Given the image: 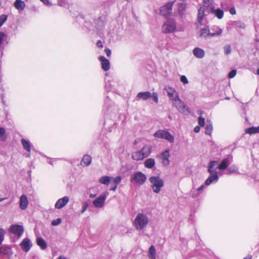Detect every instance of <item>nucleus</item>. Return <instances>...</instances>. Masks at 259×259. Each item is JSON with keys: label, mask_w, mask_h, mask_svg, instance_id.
I'll return each mask as SVG.
<instances>
[{"label": "nucleus", "mask_w": 259, "mask_h": 259, "mask_svg": "<svg viewBox=\"0 0 259 259\" xmlns=\"http://www.w3.org/2000/svg\"><path fill=\"white\" fill-rule=\"evenodd\" d=\"M149 222L147 215L144 213H139L136 216L133 221V226L138 231L144 230Z\"/></svg>", "instance_id": "obj_1"}, {"label": "nucleus", "mask_w": 259, "mask_h": 259, "mask_svg": "<svg viewBox=\"0 0 259 259\" xmlns=\"http://www.w3.org/2000/svg\"><path fill=\"white\" fill-rule=\"evenodd\" d=\"M152 150V147L151 145H146L140 150L133 152L132 158L136 161L142 160L150 155Z\"/></svg>", "instance_id": "obj_2"}, {"label": "nucleus", "mask_w": 259, "mask_h": 259, "mask_svg": "<svg viewBox=\"0 0 259 259\" xmlns=\"http://www.w3.org/2000/svg\"><path fill=\"white\" fill-rule=\"evenodd\" d=\"M150 187L155 193H159L164 186L163 180L159 176H152L149 179Z\"/></svg>", "instance_id": "obj_3"}, {"label": "nucleus", "mask_w": 259, "mask_h": 259, "mask_svg": "<svg viewBox=\"0 0 259 259\" xmlns=\"http://www.w3.org/2000/svg\"><path fill=\"white\" fill-rule=\"evenodd\" d=\"M162 31L164 33H171L176 31L177 29V23L175 19H168L163 23Z\"/></svg>", "instance_id": "obj_4"}, {"label": "nucleus", "mask_w": 259, "mask_h": 259, "mask_svg": "<svg viewBox=\"0 0 259 259\" xmlns=\"http://www.w3.org/2000/svg\"><path fill=\"white\" fill-rule=\"evenodd\" d=\"M146 180V175L142 172L139 171L131 175L130 181L138 185H142L145 183Z\"/></svg>", "instance_id": "obj_5"}, {"label": "nucleus", "mask_w": 259, "mask_h": 259, "mask_svg": "<svg viewBox=\"0 0 259 259\" xmlns=\"http://www.w3.org/2000/svg\"><path fill=\"white\" fill-rule=\"evenodd\" d=\"M154 136L155 138L166 140L170 143L174 142V136L165 130H159L154 134Z\"/></svg>", "instance_id": "obj_6"}, {"label": "nucleus", "mask_w": 259, "mask_h": 259, "mask_svg": "<svg viewBox=\"0 0 259 259\" xmlns=\"http://www.w3.org/2000/svg\"><path fill=\"white\" fill-rule=\"evenodd\" d=\"M173 105L181 113L188 115L190 113V111L188 108H186L184 103L180 99L177 98L175 101L172 102Z\"/></svg>", "instance_id": "obj_7"}, {"label": "nucleus", "mask_w": 259, "mask_h": 259, "mask_svg": "<svg viewBox=\"0 0 259 259\" xmlns=\"http://www.w3.org/2000/svg\"><path fill=\"white\" fill-rule=\"evenodd\" d=\"M107 194H102L97 197L93 201V204L96 208H100L104 206Z\"/></svg>", "instance_id": "obj_8"}, {"label": "nucleus", "mask_w": 259, "mask_h": 259, "mask_svg": "<svg viewBox=\"0 0 259 259\" xmlns=\"http://www.w3.org/2000/svg\"><path fill=\"white\" fill-rule=\"evenodd\" d=\"M9 230L13 234L17 236L18 238H20L24 232V228L22 225H12L10 226Z\"/></svg>", "instance_id": "obj_9"}, {"label": "nucleus", "mask_w": 259, "mask_h": 259, "mask_svg": "<svg viewBox=\"0 0 259 259\" xmlns=\"http://www.w3.org/2000/svg\"><path fill=\"white\" fill-rule=\"evenodd\" d=\"M164 90L166 92L169 99L172 102L175 101V100L179 98L178 93L174 88L170 87H166Z\"/></svg>", "instance_id": "obj_10"}, {"label": "nucleus", "mask_w": 259, "mask_h": 259, "mask_svg": "<svg viewBox=\"0 0 259 259\" xmlns=\"http://www.w3.org/2000/svg\"><path fill=\"white\" fill-rule=\"evenodd\" d=\"M173 4L174 2L168 3L162 7L160 10V14L164 16L169 15L171 13Z\"/></svg>", "instance_id": "obj_11"}, {"label": "nucleus", "mask_w": 259, "mask_h": 259, "mask_svg": "<svg viewBox=\"0 0 259 259\" xmlns=\"http://www.w3.org/2000/svg\"><path fill=\"white\" fill-rule=\"evenodd\" d=\"M69 201L68 196H64L59 199L55 203V207L57 209H61L65 206Z\"/></svg>", "instance_id": "obj_12"}, {"label": "nucleus", "mask_w": 259, "mask_h": 259, "mask_svg": "<svg viewBox=\"0 0 259 259\" xmlns=\"http://www.w3.org/2000/svg\"><path fill=\"white\" fill-rule=\"evenodd\" d=\"M20 245L23 251L28 252L30 249L32 244L29 238H25L21 242Z\"/></svg>", "instance_id": "obj_13"}, {"label": "nucleus", "mask_w": 259, "mask_h": 259, "mask_svg": "<svg viewBox=\"0 0 259 259\" xmlns=\"http://www.w3.org/2000/svg\"><path fill=\"white\" fill-rule=\"evenodd\" d=\"M232 161V157L225 158L222 160L218 168L220 170L226 169L231 164Z\"/></svg>", "instance_id": "obj_14"}, {"label": "nucleus", "mask_w": 259, "mask_h": 259, "mask_svg": "<svg viewBox=\"0 0 259 259\" xmlns=\"http://www.w3.org/2000/svg\"><path fill=\"white\" fill-rule=\"evenodd\" d=\"M169 153L168 150L165 151L161 155V159L162 160V164L164 166H167L170 163L169 160Z\"/></svg>", "instance_id": "obj_15"}, {"label": "nucleus", "mask_w": 259, "mask_h": 259, "mask_svg": "<svg viewBox=\"0 0 259 259\" xmlns=\"http://www.w3.org/2000/svg\"><path fill=\"white\" fill-rule=\"evenodd\" d=\"M99 60L101 62L102 68L104 70L107 71L110 69V65L109 61L106 59L104 56H100Z\"/></svg>", "instance_id": "obj_16"}, {"label": "nucleus", "mask_w": 259, "mask_h": 259, "mask_svg": "<svg viewBox=\"0 0 259 259\" xmlns=\"http://www.w3.org/2000/svg\"><path fill=\"white\" fill-rule=\"evenodd\" d=\"M28 204V201L27 196L23 194L21 197L20 199V208L22 210H25L27 207Z\"/></svg>", "instance_id": "obj_17"}, {"label": "nucleus", "mask_w": 259, "mask_h": 259, "mask_svg": "<svg viewBox=\"0 0 259 259\" xmlns=\"http://www.w3.org/2000/svg\"><path fill=\"white\" fill-rule=\"evenodd\" d=\"M217 161H211L208 164V171L210 175H218L215 166L217 164Z\"/></svg>", "instance_id": "obj_18"}, {"label": "nucleus", "mask_w": 259, "mask_h": 259, "mask_svg": "<svg viewBox=\"0 0 259 259\" xmlns=\"http://www.w3.org/2000/svg\"><path fill=\"white\" fill-rule=\"evenodd\" d=\"M211 31L212 32L210 34V37L219 36L222 35L223 32V30L215 25L211 28Z\"/></svg>", "instance_id": "obj_19"}, {"label": "nucleus", "mask_w": 259, "mask_h": 259, "mask_svg": "<svg viewBox=\"0 0 259 259\" xmlns=\"http://www.w3.org/2000/svg\"><path fill=\"white\" fill-rule=\"evenodd\" d=\"M193 53L194 56L197 58H202L204 57V51L199 48H195L193 50Z\"/></svg>", "instance_id": "obj_20"}, {"label": "nucleus", "mask_w": 259, "mask_h": 259, "mask_svg": "<svg viewBox=\"0 0 259 259\" xmlns=\"http://www.w3.org/2000/svg\"><path fill=\"white\" fill-rule=\"evenodd\" d=\"M36 244L42 249L45 250L47 247V243L46 241L41 237H38L36 240Z\"/></svg>", "instance_id": "obj_21"}, {"label": "nucleus", "mask_w": 259, "mask_h": 259, "mask_svg": "<svg viewBox=\"0 0 259 259\" xmlns=\"http://www.w3.org/2000/svg\"><path fill=\"white\" fill-rule=\"evenodd\" d=\"M144 164L145 167L151 169L155 165V160L153 158H148L145 161Z\"/></svg>", "instance_id": "obj_22"}, {"label": "nucleus", "mask_w": 259, "mask_h": 259, "mask_svg": "<svg viewBox=\"0 0 259 259\" xmlns=\"http://www.w3.org/2000/svg\"><path fill=\"white\" fill-rule=\"evenodd\" d=\"M152 97V94L150 92H140L137 94V97L139 99H142L143 100H147Z\"/></svg>", "instance_id": "obj_23"}, {"label": "nucleus", "mask_w": 259, "mask_h": 259, "mask_svg": "<svg viewBox=\"0 0 259 259\" xmlns=\"http://www.w3.org/2000/svg\"><path fill=\"white\" fill-rule=\"evenodd\" d=\"M206 8L205 6L201 7L198 10V22L200 25H201V21L202 20L204 16H205V12Z\"/></svg>", "instance_id": "obj_24"}, {"label": "nucleus", "mask_w": 259, "mask_h": 259, "mask_svg": "<svg viewBox=\"0 0 259 259\" xmlns=\"http://www.w3.org/2000/svg\"><path fill=\"white\" fill-rule=\"evenodd\" d=\"M25 6L24 2L22 0H16L14 3V7L19 11H23Z\"/></svg>", "instance_id": "obj_25"}, {"label": "nucleus", "mask_w": 259, "mask_h": 259, "mask_svg": "<svg viewBox=\"0 0 259 259\" xmlns=\"http://www.w3.org/2000/svg\"><path fill=\"white\" fill-rule=\"evenodd\" d=\"M92 162V158L89 155H85L83 156L81 161V164L84 166H89Z\"/></svg>", "instance_id": "obj_26"}, {"label": "nucleus", "mask_w": 259, "mask_h": 259, "mask_svg": "<svg viewBox=\"0 0 259 259\" xmlns=\"http://www.w3.org/2000/svg\"><path fill=\"white\" fill-rule=\"evenodd\" d=\"M187 4L185 3H181L178 6V13L181 17H183L184 12L187 8Z\"/></svg>", "instance_id": "obj_27"}, {"label": "nucleus", "mask_w": 259, "mask_h": 259, "mask_svg": "<svg viewBox=\"0 0 259 259\" xmlns=\"http://www.w3.org/2000/svg\"><path fill=\"white\" fill-rule=\"evenodd\" d=\"M219 179V176L218 175H211L209 176L205 181V184L206 185H209L211 184L213 181H218Z\"/></svg>", "instance_id": "obj_28"}, {"label": "nucleus", "mask_w": 259, "mask_h": 259, "mask_svg": "<svg viewBox=\"0 0 259 259\" xmlns=\"http://www.w3.org/2000/svg\"><path fill=\"white\" fill-rule=\"evenodd\" d=\"M113 179V177L109 176H103L99 179V182L101 184L108 185L111 181Z\"/></svg>", "instance_id": "obj_29"}, {"label": "nucleus", "mask_w": 259, "mask_h": 259, "mask_svg": "<svg viewBox=\"0 0 259 259\" xmlns=\"http://www.w3.org/2000/svg\"><path fill=\"white\" fill-rule=\"evenodd\" d=\"M21 143L24 148L27 152H30L31 150V144L30 142L24 139L21 140Z\"/></svg>", "instance_id": "obj_30"}, {"label": "nucleus", "mask_w": 259, "mask_h": 259, "mask_svg": "<svg viewBox=\"0 0 259 259\" xmlns=\"http://www.w3.org/2000/svg\"><path fill=\"white\" fill-rule=\"evenodd\" d=\"M156 249L153 245H151L148 250V257L150 259H155Z\"/></svg>", "instance_id": "obj_31"}, {"label": "nucleus", "mask_w": 259, "mask_h": 259, "mask_svg": "<svg viewBox=\"0 0 259 259\" xmlns=\"http://www.w3.org/2000/svg\"><path fill=\"white\" fill-rule=\"evenodd\" d=\"M245 133L250 135L259 133V126L257 127H250L245 130Z\"/></svg>", "instance_id": "obj_32"}, {"label": "nucleus", "mask_w": 259, "mask_h": 259, "mask_svg": "<svg viewBox=\"0 0 259 259\" xmlns=\"http://www.w3.org/2000/svg\"><path fill=\"white\" fill-rule=\"evenodd\" d=\"M210 34H211V32H210L208 27L202 28L200 31V36L204 38H206L208 36H210Z\"/></svg>", "instance_id": "obj_33"}, {"label": "nucleus", "mask_w": 259, "mask_h": 259, "mask_svg": "<svg viewBox=\"0 0 259 259\" xmlns=\"http://www.w3.org/2000/svg\"><path fill=\"white\" fill-rule=\"evenodd\" d=\"M7 138L6 131L4 128L0 126V141L4 142Z\"/></svg>", "instance_id": "obj_34"}, {"label": "nucleus", "mask_w": 259, "mask_h": 259, "mask_svg": "<svg viewBox=\"0 0 259 259\" xmlns=\"http://www.w3.org/2000/svg\"><path fill=\"white\" fill-rule=\"evenodd\" d=\"M11 251V248L8 246H2L0 247V255L9 254Z\"/></svg>", "instance_id": "obj_35"}, {"label": "nucleus", "mask_w": 259, "mask_h": 259, "mask_svg": "<svg viewBox=\"0 0 259 259\" xmlns=\"http://www.w3.org/2000/svg\"><path fill=\"white\" fill-rule=\"evenodd\" d=\"M214 14L215 16L218 17L219 19H222L224 15V12L222 10L220 9H218L216 10L213 11Z\"/></svg>", "instance_id": "obj_36"}, {"label": "nucleus", "mask_w": 259, "mask_h": 259, "mask_svg": "<svg viewBox=\"0 0 259 259\" xmlns=\"http://www.w3.org/2000/svg\"><path fill=\"white\" fill-rule=\"evenodd\" d=\"M212 131V125L211 123H207L205 127V134L208 135H210Z\"/></svg>", "instance_id": "obj_37"}, {"label": "nucleus", "mask_w": 259, "mask_h": 259, "mask_svg": "<svg viewBox=\"0 0 259 259\" xmlns=\"http://www.w3.org/2000/svg\"><path fill=\"white\" fill-rule=\"evenodd\" d=\"M7 18L8 16L6 15H2L0 16V27L6 21Z\"/></svg>", "instance_id": "obj_38"}, {"label": "nucleus", "mask_w": 259, "mask_h": 259, "mask_svg": "<svg viewBox=\"0 0 259 259\" xmlns=\"http://www.w3.org/2000/svg\"><path fill=\"white\" fill-rule=\"evenodd\" d=\"M225 54L227 55H229L231 53V48L230 45H226L224 47Z\"/></svg>", "instance_id": "obj_39"}, {"label": "nucleus", "mask_w": 259, "mask_h": 259, "mask_svg": "<svg viewBox=\"0 0 259 259\" xmlns=\"http://www.w3.org/2000/svg\"><path fill=\"white\" fill-rule=\"evenodd\" d=\"M5 234V230L0 228V245L2 243L4 240Z\"/></svg>", "instance_id": "obj_40"}, {"label": "nucleus", "mask_w": 259, "mask_h": 259, "mask_svg": "<svg viewBox=\"0 0 259 259\" xmlns=\"http://www.w3.org/2000/svg\"><path fill=\"white\" fill-rule=\"evenodd\" d=\"M62 222V220L60 218H58L57 219H56L54 221H53L51 223V225L53 226H57V225H59V224H61Z\"/></svg>", "instance_id": "obj_41"}, {"label": "nucleus", "mask_w": 259, "mask_h": 259, "mask_svg": "<svg viewBox=\"0 0 259 259\" xmlns=\"http://www.w3.org/2000/svg\"><path fill=\"white\" fill-rule=\"evenodd\" d=\"M113 181L115 185L117 186L121 181L122 178L121 176H117L115 178L113 179Z\"/></svg>", "instance_id": "obj_42"}, {"label": "nucleus", "mask_w": 259, "mask_h": 259, "mask_svg": "<svg viewBox=\"0 0 259 259\" xmlns=\"http://www.w3.org/2000/svg\"><path fill=\"white\" fill-rule=\"evenodd\" d=\"M198 121V124L200 126H203L204 125V124H205V118H203L201 116L199 117Z\"/></svg>", "instance_id": "obj_43"}, {"label": "nucleus", "mask_w": 259, "mask_h": 259, "mask_svg": "<svg viewBox=\"0 0 259 259\" xmlns=\"http://www.w3.org/2000/svg\"><path fill=\"white\" fill-rule=\"evenodd\" d=\"M6 36V35L4 32H0V47L1 46L2 44H3L4 40Z\"/></svg>", "instance_id": "obj_44"}, {"label": "nucleus", "mask_w": 259, "mask_h": 259, "mask_svg": "<svg viewBox=\"0 0 259 259\" xmlns=\"http://www.w3.org/2000/svg\"><path fill=\"white\" fill-rule=\"evenodd\" d=\"M180 80L184 84L188 83V80L185 75L181 76Z\"/></svg>", "instance_id": "obj_45"}, {"label": "nucleus", "mask_w": 259, "mask_h": 259, "mask_svg": "<svg viewBox=\"0 0 259 259\" xmlns=\"http://www.w3.org/2000/svg\"><path fill=\"white\" fill-rule=\"evenodd\" d=\"M236 25L238 28H239L244 29L245 28V24L243 23L240 22V21L236 22Z\"/></svg>", "instance_id": "obj_46"}, {"label": "nucleus", "mask_w": 259, "mask_h": 259, "mask_svg": "<svg viewBox=\"0 0 259 259\" xmlns=\"http://www.w3.org/2000/svg\"><path fill=\"white\" fill-rule=\"evenodd\" d=\"M152 98H153V101L157 103L158 102V95H157V94L155 92H153L152 94Z\"/></svg>", "instance_id": "obj_47"}, {"label": "nucleus", "mask_w": 259, "mask_h": 259, "mask_svg": "<svg viewBox=\"0 0 259 259\" xmlns=\"http://www.w3.org/2000/svg\"><path fill=\"white\" fill-rule=\"evenodd\" d=\"M237 71L236 70H233L231 71L228 75V77L230 78H233L236 75Z\"/></svg>", "instance_id": "obj_48"}, {"label": "nucleus", "mask_w": 259, "mask_h": 259, "mask_svg": "<svg viewBox=\"0 0 259 259\" xmlns=\"http://www.w3.org/2000/svg\"><path fill=\"white\" fill-rule=\"evenodd\" d=\"M88 207V204L87 203H84L83 204L82 209L81 210V213H84L86 211Z\"/></svg>", "instance_id": "obj_49"}, {"label": "nucleus", "mask_w": 259, "mask_h": 259, "mask_svg": "<svg viewBox=\"0 0 259 259\" xmlns=\"http://www.w3.org/2000/svg\"><path fill=\"white\" fill-rule=\"evenodd\" d=\"M105 52L107 57H110L111 55V51L109 48H105Z\"/></svg>", "instance_id": "obj_50"}, {"label": "nucleus", "mask_w": 259, "mask_h": 259, "mask_svg": "<svg viewBox=\"0 0 259 259\" xmlns=\"http://www.w3.org/2000/svg\"><path fill=\"white\" fill-rule=\"evenodd\" d=\"M228 170L229 174L233 173L235 171V167L234 166H231L228 169Z\"/></svg>", "instance_id": "obj_51"}, {"label": "nucleus", "mask_w": 259, "mask_h": 259, "mask_svg": "<svg viewBox=\"0 0 259 259\" xmlns=\"http://www.w3.org/2000/svg\"><path fill=\"white\" fill-rule=\"evenodd\" d=\"M97 46L100 48H102L103 46L102 45V42L100 40H99L97 42Z\"/></svg>", "instance_id": "obj_52"}, {"label": "nucleus", "mask_w": 259, "mask_h": 259, "mask_svg": "<svg viewBox=\"0 0 259 259\" xmlns=\"http://www.w3.org/2000/svg\"><path fill=\"white\" fill-rule=\"evenodd\" d=\"M230 13L232 15L236 14V10L234 8H232L230 9Z\"/></svg>", "instance_id": "obj_53"}, {"label": "nucleus", "mask_w": 259, "mask_h": 259, "mask_svg": "<svg viewBox=\"0 0 259 259\" xmlns=\"http://www.w3.org/2000/svg\"><path fill=\"white\" fill-rule=\"evenodd\" d=\"M42 3L46 5H50L49 0H40Z\"/></svg>", "instance_id": "obj_54"}, {"label": "nucleus", "mask_w": 259, "mask_h": 259, "mask_svg": "<svg viewBox=\"0 0 259 259\" xmlns=\"http://www.w3.org/2000/svg\"><path fill=\"white\" fill-rule=\"evenodd\" d=\"M200 127L199 126H196L195 127L194 129V131L195 132V133H198L200 131Z\"/></svg>", "instance_id": "obj_55"}, {"label": "nucleus", "mask_w": 259, "mask_h": 259, "mask_svg": "<svg viewBox=\"0 0 259 259\" xmlns=\"http://www.w3.org/2000/svg\"><path fill=\"white\" fill-rule=\"evenodd\" d=\"M96 196H97V194H92V193H91V194H90V195H89L90 197V198H95V197H96Z\"/></svg>", "instance_id": "obj_56"}, {"label": "nucleus", "mask_w": 259, "mask_h": 259, "mask_svg": "<svg viewBox=\"0 0 259 259\" xmlns=\"http://www.w3.org/2000/svg\"><path fill=\"white\" fill-rule=\"evenodd\" d=\"M117 186H116V185H115L114 186V187H112V188L110 189V190L113 191H115L116 190V189H117Z\"/></svg>", "instance_id": "obj_57"}, {"label": "nucleus", "mask_w": 259, "mask_h": 259, "mask_svg": "<svg viewBox=\"0 0 259 259\" xmlns=\"http://www.w3.org/2000/svg\"><path fill=\"white\" fill-rule=\"evenodd\" d=\"M57 259H68L67 257L64 256V255L59 256Z\"/></svg>", "instance_id": "obj_58"}, {"label": "nucleus", "mask_w": 259, "mask_h": 259, "mask_svg": "<svg viewBox=\"0 0 259 259\" xmlns=\"http://www.w3.org/2000/svg\"><path fill=\"white\" fill-rule=\"evenodd\" d=\"M204 189V186L201 185L199 188H198V191H200Z\"/></svg>", "instance_id": "obj_59"}, {"label": "nucleus", "mask_w": 259, "mask_h": 259, "mask_svg": "<svg viewBox=\"0 0 259 259\" xmlns=\"http://www.w3.org/2000/svg\"><path fill=\"white\" fill-rule=\"evenodd\" d=\"M251 255H248L246 257H244L243 259H251Z\"/></svg>", "instance_id": "obj_60"}, {"label": "nucleus", "mask_w": 259, "mask_h": 259, "mask_svg": "<svg viewBox=\"0 0 259 259\" xmlns=\"http://www.w3.org/2000/svg\"><path fill=\"white\" fill-rule=\"evenodd\" d=\"M6 199H7L6 198H0V202L5 200Z\"/></svg>", "instance_id": "obj_61"}, {"label": "nucleus", "mask_w": 259, "mask_h": 259, "mask_svg": "<svg viewBox=\"0 0 259 259\" xmlns=\"http://www.w3.org/2000/svg\"><path fill=\"white\" fill-rule=\"evenodd\" d=\"M256 73H257V74L259 75V68L257 69Z\"/></svg>", "instance_id": "obj_62"}, {"label": "nucleus", "mask_w": 259, "mask_h": 259, "mask_svg": "<svg viewBox=\"0 0 259 259\" xmlns=\"http://www.w3.org/2000/svg\"><path fill=\"white\" fill-rule=\"evenodd\" d=\"M198 114H202V111H198Z\"/></svg>", "instance_id": "obj_63"}]
</instances>
